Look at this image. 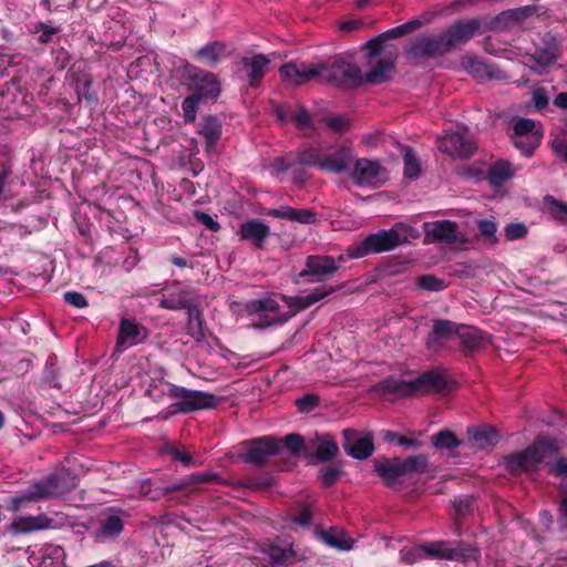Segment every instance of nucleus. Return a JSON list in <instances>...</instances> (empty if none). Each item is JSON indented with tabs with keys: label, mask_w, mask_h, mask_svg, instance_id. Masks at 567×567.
I'll use <instances>...</instances> for the list:
<instances>
[{
	"label": "nucleus",
	"mask_w": 567,
	"mask_h": 567,
	"mask_svg": "<svg viewBox=\"0 0 567 567\" xmlns=\"http://www.w3.org/2000/svg\"><path fill=\"white\" fill-rule=\"evenodd\" d=\"M280 75L293 84L316 79L339 87L357 86L363 81L360 68L344 58H336L331 63L290 62L280 68Z\"/></svg>",
	"instance_id": "1"
},
{
	"label": "nucleus",
	"mask_w": 567,
	"mask_h": 567,
	"mask_svg": "<svg viewBox=\"0 0 567 567\" xmlns=\"http://www.w3.org/2000/svg\"><path fill=\"white\" fill-rule=\"evenodd\" d=\"M329 295L324 287H317L311 291L301 292L295 297L281 296L280 305L274 298L250 300L246 303V311L256 316L259 320L256 323L259 328L286 322L297 312L312 306Z\"/></svg>",
	"instance_id": "2"
},
{
	"label": "nucleus",
	"mask_w": 567,
	"mask_h": 567,
	"mask_svg": "<svg viewBox=\"0 0 567 567\" xmlns=\"http://www.w3.org/2000/svg\"><path fill=\"white\" fill-rule=\"evenodd\" d=\"M175 75L183 85H186L192 94L184 99L182 110L186 123L196 120L197 105L213 94V74L181 60L175 66Z\"/></svg>",
	"instance_id": "3"
},
{
	"label": "nucleus",
	"mask_w": 567,
	"mask_h": 567,
	"mask_svg": "<svg viewBox=\"0 0 567 567\" xmlns=\"http://www.w3.org/2000/svg\"><path fill=\"white\" fill-rule=\"evenodd\" d=\"M297 159L299 164L327 173L340 174L351 167L354 154L351 146L316 144L301 150Z\"/></svg>",
	"instance_id": "4"
},
{
	"label": "nucleus",
	"mask_w": 567,
	"mask_h": 567,
	"mask_svg": "<svg viewBox=\"0 0 567 567\" xmlns=\"http://www.w3.org/2000/svg\"><path fill=\"white\" fill-rule=\"evenodd\" d=\"M559 452L555 439L540 436L524 451L508 455L504 460L505 467L513 474L533 472L542 465L550 466Z\"/></svg>",
	"instance_id": "5"
},
{
	"label": "nucleus",
	"mask_w": 567,
	"mask_h": 567,
	"mask_svg": "<svg viewBox=\"0 0 567 567\" xmlns=\"http://www.w3.org/2000/svg\"><path fill=\"white\" fill-rule=\"evenodd\" d=\"M419 237V231L410 225L398 223L389 230H380L348 248L350 258H361L372 252L391 250L401 244Z\"/></svg>",
	"instance_id": "6"
},
{
	"label": "nucleus",
	"mask_w": 567,
	"mask_h": 567,
	"mask_svg": "<svg viewBox=\"0 0 567 567\" xmlns=\"http://www.w3.org/2000/svg\"><path fill=\"white\" fill-rule=\"evenodd\" d=\"M447 385V380L442 371H427L413 380L390 378L380 382L375 390L383 396H406L442 392Z\"/></svg>",
	"instance_id": "7"
},
{
	"label": "nucleus",
	"mask_w": 567,
	"mask_h": 567,
	"mask_svg": "<svg viewBox=\"0 0 567 567\" xmlns=\"http://www.w3.org/2000/svg\"><path fill=\"white\" fill-rule=\"evenodd\" d=\"M427 467V457L424 455H413L405 460L382 458L374 461V471L389 487H398L404 483L411 475L423 473Z\"/></svg>",
	"instance_id": "8"
},
{
	"label": "nucleus",
	"mask_w": 567,
	"mask_h": 567,
	"mask_svg": "<svg viewBox=\"0 0 567 567\" xmlns=\"http://www.w3.org/2000/svg\"><path fill=\"white\" fill-rule=\"evenodd\" d=\"M427 543V559L450 560L462 564L477 563L481 558V550L464 540H431Z\"/></svg>",
	"instance_id": "9"
},
{
	"label": "nucleus",
	"mask_w": 567,
	"mask_h": 567,
	"mask_svg": "<svg viewBox=\"0 0 567 567\" xmlns=\"http://www.w3.org/2000/svg\"><path fill=\"white\" fill-rule=\"evenodd\" d=\"M369 47V65L371 71L367 73L365 81L370 84L383 83L391 78L398 56L396 49L394 47H384L380 39L371 40Z\"/></svg>",
	"instance_id": "10"
},
{
	"label": "nucleus",
	"mask_w": 567,
	"mask_h": 567,
	"mask_svg": "<svg viewBox=\"0 0 567 567\" xmlns=\"http://www.w3.org/2000/svg\"><path fill=\"white\" fill-rule=\"evenodd\" d=\"M270 65L265 54H246L236 65V74L246 89H258Z\"/></svg>",
	"instance_id": "11"
},
{
	"label": "nucleus",
	"mask_w": 567,
	"mask_h": 567,
	"mask_svg": "<svg viewBox=\"0 0 567 567\" xmlns=\"http://www.w3.org/2000/svg\"><path fill=\"white\" fill-rule=\"evenodd\" d=\"M34 483L41 499H48L70 493L78 486L79 481L71 471L61 468Z\"/></svg>",
	"instance_id": "12"
},
{
	"label": "nucleus",
	"mask_w": 567,
	"mask_h": 567,
	"mask_svg": "<svg viewBox=\"0 0 567 567\" xmlns=\"http://www.w3.org/2000/svg\"><path fill=\"white\" fill-rule=\"evenodd\" d=\"M128 517L130 514L120 507L105 508L100 515L95 538L102 543L114 542L124 532Z\"/></svg>",
	"instance_id": "13"
},
{
	"label": "nucleus",
	"mask_w": 567,
	"mask_h": 567,
	"mask_svg": "<svg viewBox=\"0 0 567 567\" xmlns=\"http://www.w3.org/2000/svg\"><path fill=\"white\" fill-rule=\"evenodd\" d=\"M213 481V472L207 471L205 473H195L186 476L185 478L178 480L166 485L163 488H152L151 481L143 482L141 484V494L151 501L158 499L162 496L175 493L177 491L193 489L197 485Z\"/></svg>",
	"instance_id": "14"
},
{
	"label": "nucleus",
	"mask_w": 567,
	"mask_h": 567,
	"mask_svg": "<svg viewBox=\"0 0 567 567\" xmlns=\"http://www.w3.org/2000/svg\"><path fill=\"white\" fill-rule=\"evenodd\" d=\"M350 174L352 181L361 187H377L385 179V169L377 161L359 158L353 161Z\"/></svg>",
	"instance_id": "15"
},
{
	"label": "nucleus",
	"mask_w": 567,
	"mask_h": 567,
	"mask_svg": "<svg viewBox=\"0 0 567 567\" xmlns=\"http://www.w3.org/2000/svg\"><path fill=\"white\" fill-rule=\"evenodd\" d=\"M437 144L439 150L450 156L464 158L471 156L474 151V144L466 128L446 132L439 138Z\"/></svg>",
	"instance_id": "16"
},
{
	"label": "nucleus",
	"mask_w": 567,
	"mask_h": 567,
	"mask_svg": "<svg viewBox=\"0 0 567 567\" xmlns=\"http://www.w3.org/2000/svg\"><path fill=\"white\" fill-rule=\"evenodd\" d=\"M167 395L177 400L175 403L176 409L183 413L210 406L209 400H213L210 394L204 395L198 391L187 390L178 385H169Z\"/></svg>",
	"instance_id": "17"
},
{
	"label": "nucleus",
	"mask_w": 567,
	"mask_h": 567,
	"mask_svg": "<svg viewBox=\"0 0 567 567\" xmlns=\"http://www.w3.org/2000/svg\"><path fill=\"white\" fill-rule=\"evenodd\" d=\"M447 42L444 34H436L430 37H422L416 39L409 48V55L412 59H429L435 58L449 52Z\"/></svg>",
	"instance_id": "18"
},
{
	"label": "nucleus",
	"mask_w": 567,
	"mask_h": 567,
	"mask_svg": "<svg viewBox=\"0 0 567 567\" xmlns=\"http://www.w3.org/2000/svg\"><path fill=\"white\" fill-rule=\"evenodd\" d=\"M282 451V445L272 436H262L251 441L243 458L246 463L261 465L268 456L279 454Z\"/></svg>",
	"instance_id": "19"
},
{
	"label": "nucleus",
	"mask_w": 567,
	"mask_h": 567,
	"mask_svg": "<svg viewBox=\"0 0 567 567\" xmlns=\"http://www.w3.org/2000/svg\"><path fill=\"white\" fill-rule=\"evenodd\" d=\"M342 446L348 455L357 460L368 458L374 450L370 434H361L351 429L343 431Z\"/></svg>",
	"instance_id": "20"
},
{
	"label": "nucleus",
	"mask_w": 567,
	"mask_h": 567,
	"mask_svg": "<svg viewBox=\"0 0 567 567\" xmlns=\"http://www.w3.org/2000/svg\"><path fill=\"white\" fill-rule=\"evenodd\" d=\"M460 328L461 326L451 320H433L432 330L426 338V348L432 351H437L442 348L443 342L458 336Z\"/></svg>",
	"instance_id": "21"
},
{
	"label": "nucleus",
	"mask_w": 567,
	"mask_h": 567,
	"mask_svg": "<svg viewBox=\"0 0 567 567\" xmlns=\"http://www.w3.org/2000/svg\"><path fill=\"white\" fill-rule=\"evenodd\" d=\"M316 535L323 544L340 551H349L355 545V539L350 537L347 530L340 526L317 529Z\"/></svg>",
	"instance_id": "22"
},
{
	"label": "nucleus",
	"mask_w": 567,
	"mask_h": 567,
	"mask_svg": "<svg viewBox=\"0 0 567 567\" xmlns=\"http://www.w3.org/2000/svg\"><path fill=\"white\" fill-rule=\"evenodd\" d=\"M339 266L332 257L329 256H309L306 260V267L300 271L299 277H313L320 280L333 275Z\"/></svg>",
	"instance_id": "23"
},
{
	"label": "nucleus",
	"mask_w": 567,
	"mask_h": 567,
	"mask_svg": "<svg viewBox=\"0 0 567 567\" xmlns=\"http://www.w3.org/2000/svg\"><path fill=\"white\" fill-rule=\"evenodd\" d=\"M480 28V23L474 20L458 21L451 25L443 34L447 42L450 51L458 44L467 42L473 38Z\"/></svg>",
	"instance_id": "24"
},
{
	"label": "nucleus",
	"mask_w": 567,
	"mask_h": 567,
	"mask_svg": "<svg viewBox=\"0 0 567 567\" xmlns=\"http://www.w3.org/2000/svg\"><path fill=\"white\" fill-rule=\"evenodd\" d=\"M424 230L427 236H432L440 243L456 244L461 241V236L457 231V225L451 220H436L434 223H425Z\"/></svg>",
	"instance_id": "25"
},
{
	"label": "nucleus",
	"mask_w": 567,
	"mask_h": 567,
	"mask_svg": "<svg viewBox=\"0 0 567 567\" xmlns=\"http://www.w3.org/2000/svg\"><path fill=\"white\" fill-rule=\"evenodd\" d=\"M53 527V519L45 514L37 516H23L11 523V528L17 534H28L37 530L49 529Z\"/></svg>",
	"instance_id": "26"
},
{
	"label": "nucleus",
	"mask_w": 567,
	"mask_h": 567,
	"mask_svg": "<svg viewBox=\"0 0 567 567\" xmlns=\"http://www.w3.org/2000/svg\"><path fill=\"white\" fill-rule=\"evenodd\" d=\"M144 327L137 323L135 320L128 318H122L118 327L117 346H135L144 339L142 332Z\"/></svg>",
	"instance_id": "27"
},
{
	"label": "nucleus",
	"mask_w": 567,
	"mask_h": 567,
	"mask_svg": "<svg viewBox=\"0 0 567 567\" xmlns=\"http://www.w3.org/2000/svg\"><path fill=\"white\" fill-rule=\"evenodd\" d=\"M269 234V227L265 223L256 219L241 224L239 230L240 238L251 241L256 247H261Z\"/></svg>",
	"instance_id": "28"
},
{
	"label": "nucleus",
	"mask_w": 567,
	"mask_h": 567,
	"mask_svg": "<svg viewBox=\"0 0 567 567\" xmlns=\"http://www.w3.org/2000/svg\"><path fill=\"white\" fill-rule=\"evenodd\" d=\"M468 440L476 449H486L498 442V432L491 426L471 427L467 431Z\"/></svg>",
	"instance_id": "29"
},
{
	"label": "nucleus",
	"mask_w": 567,
	"mask_h": 567,
	"mask_svg": "<svg viewBox=\"0 0 567 567\" xmlns=\"http://www.w3.org/2000/svg\"><path fill=\"white\" fill-rule=\"evenodd\" d=\"M72 84L79 100L84 99L89 104H96L99 102L97 94L92 90V78L89 73H73Z\"/></svg>",
	"instance_id": "30"
},
{
	"label": "nucleus",
	"mask_w": 567,
	"mask_h": 567,
	"mask_svg": "<svg viewBox=\"0 0 567 567\" xmlns=\"http://www.w3.org/2000/svg\"><path fill=\"white\" fill-rule=\"evenodd\" d=\"M533 13V9L530 7H520L515 9H509L499 13L493 25L495 29L505 30L509 29L522 20L526 19L528 16Z\"/></svg>",
	"instance_id": "31"
},
{
	"label": "nucleus",
	"mask_w": 567,
	"mask_h": 567,
	"mask_svg": "<svg viewBox=\"0 0 567 567\" xmlns=\"http://www.w3.org/2000/svg\"><path fill=\"white\" fill-rule=\"evenodd\" d=\"M457 337L462 348L466 351H476L487 342V337L471 326H461Z\"/></svg>",
	"instance_id": "32"
},
{
	"label": "nucleus",
	"mask_w": 567,
	"mask_h": 567,
	"mask_svg": "<svg viewBox=\"0 0 567 567\" xmlns=\"http://www.w3.org/2000/svg\"><path fill=\"white\" fill-rule=\"evenodd\" d=\"M194 303L193 292L186 289H179L175 293H169L159 301V307L168 310L190 309Z\"/></svg>",
	"instance_id": "33"
},
{
	"label": "nucleus",
	"mask_w": 567,
	"mask_h": 567,
	"mask_svg": "<svg viewBox=\"0 0 567 567\" xmlns=\"http://www.w3.org/2000/svg\"><path fill=\"white\" fill-rule=\"evenodd\" d=\"M513 176L514 169L511 163L503 159L493 163L487 172V179L495 187L502 186Z\"/></svg>",
	"instance_id": "34"
},
{
	"label": "nucleus",
	"mask_w": 567,
	"mask_h": 567,
	"mask_svg": "<svg viewBox=\"0 0 567 567\" xmlns=\"http://www.w3.org/2000/svg\"><path fill=\"white\" fill-rule=\"evenodd\" d=\"M312 449L316 450V457L321 462L332 460L337 452V443L329 434L317 436L316 440L311 441Z\"/></svg>",
	"instance_id": "35"
},
{
	"label": "nucleus",
	"mask_w": 567,
	"mask_h": 567,
	"mask_svg": "<svg viewBox=\"0 0 567 567\" xmlns=\"http://www.w3.org/2000/svg\"><path fill=\"white\" fill-rule=\"evenodd\" d=\"M427 543L416 544L411 547H404L400 550L399 559L404 565H413L423 559H427Z\"/></svg>",
	"instance_id": "36"
},
{
	"label": "nucleus",
	"mask_w": 567,
	"mask_h": 567,
	"mask_svg": "<svg viewBox=\"0 0 567 567\" xmlns=\"http://www.w3.org/2000/svg\"><path fill=\"white\" fill-rule=\"evenodd\" d=\"M543 133H534L528 136H513L514 145L525 155L532 156L534 151L540 145Z\"/></svg>",
	"instance_id": "37"
},
{
	"label": "nucleus",
	"mask_w": 567,
	"mask_h": 567,
	"mask_svg": "<svg viewBox=\"0 0 567 567\" xmlns=\"http://www.w3.org/2000/svg\"><path fill=\"white\" fill-rule=\"evenodd\" d=\"M432 445L437 450H453L460 446L461 442L451 431H441L431 436Z\"/></svg>",
	"instance_id": "38"
},
{
	"label": "nucleus",
	"mask_w": 567,
	"mask_h": 567,
	"mask_svg": "<svg viewBox=\"0 0 567 567\" xmlns=\"http://www.w3.org/2000/svg\"><path fill=\"white\" fill-rule=\"evenodd\" d=\"M514 135L513 136H528L534 135V133H543L542 126L539 122H536L530 118H518L514 122L513 125Z\"/></svg>",
	"instance_id": "39"
},
{
	"label": "nucleus",
	"mask_w": 567,
	"mask_h": 567,
	"mask_svg": "<svg viewBox=\"0 0 567 567\" xmlns=\"http://www.w3.org/2000/svg\"><path fill=\"white\" fill-rule=\"evenodd\" d=\"M544 200L548 214L554 219L567 223V203L560 202L553 196H546Z\"/></svg>",
	"instance_id": "40"
},
{
	"label": "nucleus",
	"mask_w": 567,
	"mask_h": 567,
	"mask_svg": "<svg viewBox=\"0 0 567 567\" xmlns=\"http://www.w3.org/2000/svg\"><path fill=\"white\" fill-rule=\"evenodd\" d=\"M41 499L40 494L35 491V483L31 484L21 495H16L10 501L9 509L16 512L24 504Z\"/></svg>",
	"instance_id": "41"
},
{
	"label": "nucleus",
	"mask_w": 567,
	"mask_h": 567,
	"mask_svg": "<svg viewBox=\"0 0 567 567\" xmlns=\"http://www.w3.org/2000/svg\"><path fill=\"white\" fill-rule=\"evenodd\" d=\"M403 162L404 176L410 179L417 178L421 172V167L416 156L410 147H408L404 152Z\"/></svg>",
	"instance_id": "42"
},
{
	"label": "nucleus",
	"mask_w": 567,
	"mask_h": 567,
	"mask_svg": "<svg viewBox=\"0 0 567 567\" xmlns=\"http://www.w3.org/2000/svg\"><path fill=\"white\" fill-rule=\"evenodd\" d=\"M268 555L271 561L276 564H287L293 558V551L290 546L281 547L279 545H270Z\"/></svg>",
	"instance_id": "43"
},
{
	"label": "nucleus",
	"mask_w": 567,
	"mask_h": 567,
	"mask_svg": "<svg viewBox=\"0 0 567 567\" xmlns=\"http://www.w3.org/2000/svg\"><path fill=\"white\" fill-rule=\"evenodd\" d=\"M480 234L492 245L498 243L496 237L497 225L492 219H481L477 221Z\"/></svg>",
	"instance_id": "44"
},
{
	"label": "nucleus",
	"mask_w": 567,
	"mask_h": 567,
	"mask_svg": "<svg viewBox=\"0 0 567 567\" xmlns=\"http://www.w3.org/2000/svg\"><path fill=\"white\" fill-rule=\"evenodd\" d=\"M295 161L290 157H276L269 165V172L272 176L279 178L284 173L291 168Z\"/></svg>",
	"instance_id": "45"
},
{
	"label": "nucleus",
	"mask_w": 567,
	"mask_h": 567,
	"mask_svg": "<svg viewBox=\"0 0 567 567\" xmlns=\"http://www.w3.org/2000/svg\"><path fill=\"white\" fill-rule=\"evenodd\" d=\"M419 287L427 291H440L445 288V284L442 279L433 275H424L419 278Z\"/></svg>",
	"instance_id": "46"
},
{
	"label": "nucleus",
	"mask_w": 567,
	"mask_h": 567,
	"mask_svg": "<svg viewBox=\"0 0 567 567\" xmlns=\"http://www.w3.org/2000/svg\"><path fill=\"white\" fill-rule=\"evenodd\" d=\"M60 31L59 28H54L44 22H38L35 24V33L39 34L38 41L39 43L47 44L52 41L53 35H55Z\"/></svg>",
	"instance_id": "47"
},
{
	"label": "nucleus",
	"mask_w": 567,
	"mask_h": 567,
	"mask_svg": "<svg viewBox=\"0 0 567 567\" xmlns=\"http://www.w3.org/2000/svg\"><path fill=\"white\" fill-rule=\"evenodd\" d=\"M420 25H421L420 20H411V21H408L401 25H398V27L389 30L382 37L398 38V37L404 35L409 32L416 30L417 28H420Z\"/></svg>",
	"instance_id": "48"
},
{
	"label": "nucleus",
	"mask_w": 567,
	"mask_h": 567,
	"mask_svg": "<svg viewBox=\"0 0 567 567\" xmlns=\"http://www.w3.org/2000/svg\"><path fill=\"white\" fill-rule=\"evenodd\" d=\"M290 120L301 130L311 127V117L308 111L299 107L290 114Z\"/></svg>",
	"instance_id": "49"
},
{
	"label": "nucleus",
	"mask_w": 567,
	"mask_h": 567,
	"mask_svg": "<svg viewBox=\"0 0 567 567\" xmlns=\"http://www.w3.org/2000/svg\"><path fill=\"white\" fill-rule=\"evenodd\" d=\"M527 227L523 223L509 224L505 227V236L507 240H517L525 237Z\"/></svg>",
	"instance_id": "50"
},
{
	"label": "nucleus",
	"mask_w": 567,
	"mask_h": 567,
	"mask_svg": "<svg viewBox=\"0 0 567 567\" xmlns=\"http://www.w3.org/2000/svg\"><path fill=\"white\" fill-rule=\"evenodd\" d=\"M63 300L65 303L73 306L74 308H78V309L85 308L89 305L85 296L78 291L64 292Z\"/></svg>",
	"instance_id": "51"
},
{
	"label": "nucleus",
	"mask_w": 567,
	"mask_h": 567,
	"mask_svg": "<svg viewBox=\"0 0 567 567\" xmlns=\"http://www.w3.org/2000/svg\"><path fill=\"white\" fill-rule=\"evenodd\" d=\"M305 444L300 434H289L285 437V446L292 455H297Z\"/></svg>",
	"instance_id": "52"
},
{
	"label": "nucleus",
	"mask_w": 567,
	"mask_h": 567,
	"mask_svg": "<svg viewBox=\"0 0 567 567\" xmlns=\"http://www.w3.org/2000/svg\"><path fill=\"white\" fill-rule=\"evenodd\" d=\"M548 473L557 477H567V456L551 461Z\"/></svg>",
	"instance_id": "53"
},
{
	"label": "nucleus",
	"mask_w": 567,
	"mask_h": 567,
	"mask_svg": "<svg viewBox=\"0 0 567 567\" xmlns=\"http://www.w3.org/2000/svg\"><path fill=\"white\" fill-rule=\"evenodd\" d=\"M319 404V396L316 394H306L297 400V405L300 412H309Z\"/></svg>",
	"instance_id": "54"
},
{
	"label": "nucleus",
	"mask_w": 567,
	"mask_h": 567,
	"mask_svg": "<svg viewBox=\"0 0 567 567\" xmlns=\"http://www.w3.org/2000/svg\"><path fill=\"white\" fill-rule=\"evenodd\" d=\"M316 220V215L309 209L292 208L291 221L300 224H311Z\"/></svg>",
	"instance_id": "55"
},
{
	"label": "nucleus",
	"mask_w": 567,
	"mask_h": 567,
	"mask_svg": "<svg viewBox=\"0 0 567 567\" xmlns=\"http://www.w3.org/2000/svg\"><path fill=\"white\" fill-rule=\"evenodd\" d=\"M326 122L328 126L336 132H343L349 127L348 120L340 115H331L327 117Z\"/></svg>",
	"instance_id": "56"
},
{
	"label": "nucleus",
	"mask_w": 567,
	"mask_h": 567,
	"mask_svg": "<svg viewBox=\"0 0 567 567\" xmlns=\"http://www.w3.org/2000/svg\"><path fill=\"white\" fill-rule=\"evenodd\" d=\"M558 520L563 527L567 528V483L561 485Z\"/></svg>",
	"instance_id": "57"
},
{
	"label": "nucleus",
	"mask_w": 567,
	"mask_h": 567,
	"mask_svg": "<svg viewBox=\"0 0 567 567\" xmlns=\"http://www.w3.org/2000/svg\"><path fill=\"white\" fill-rule=\"evenodd\" d=\"M532 101L536 109H544L548 104L547 91L543 87H537L532 92Z\"/></svg>",
	"instance_id": "58"
},
{
	"label": "nucleus",
	"mask_w": 567,
	"mask_h": 567,
	"mask_svg": "<svg viewBox=\"0 0 567 567\" xmlns=\"http://www.w3.org/2000/svg\"><path fill=\"white\" fill-rule=\"evenodd\" d=\"M462 66L468 73L478 74L483 68V64L475 56L467 55L462 59Z\"/></svg>",
	"instance_id": "59"
},
{
	"label": "nucleus",
	"mask_w": 567,
	"mask_h": 567,
	"mask_svg": "<svg viewBox=\"0 0 567 567\" xmlns=\"http://www.w3.org/2000/svg\"><path fill=\"white\" fill-rule=\"evenodd\" d=\"M340 476V471L337 467H328L321 474L322 484L330 486L337 482Z\"/></svg>",
	"instance_id": "60"
},
{
	"label": "nucleus",
	"mask_w": 567,
	"mask_h": 567,
	"mask_svg": "<svg viewBox=\"0 0 567 567\" xmlns=\"http://www.w3.org/2000/svg\"><path fill=\"white\" fill-rule=\"evenodd\" d=\"M291 213H292V207H290V206H282V207H279V208L268 209L266 214L268 216H271V217H275V218L291 220Z\"/></svg>",
	"instance_id": "61"
},
{
	"label": "nucleus",
	"mask_w": 567,
	"mask_h": 567,
	"mask_svg": "<svg viewBox=\"0 0 567 567\" xmlns=\"http://www.w3.org/2000/svg\"><path fill=\"white\" fill-rule=\"evenodd\" d=\"M12 175L11 166L8 163L0 164V196L3 194L8 179Z\"/></svg>",
	"instance_id": "62"
},
{
	"label": "nucleus",
	"mask_w": 567,
	"mask_h": 567,
	"mask_svg": "<svg viewBox=\"0 0 567 567\" xmlns=\"http://www.w3.org/2000/svg\"><path fill=\"white\" fill-rule=\"evenodd\" d=\"M554 152L567 163V142L563 138H557L553 142Z\"/></svg>",
	"instance_id": "63"
},
{
	"label": "nucleus",
	"mask_w": 567,
	"mask_h": 567,
	"mask_svg": "<svg viewBox=\"0 0 567 567\" xmlns=\"http://www.w3.org/2000/svg\"><path fill=\"white\" fill-rule=\"evenodd\" d=\"M171 455L174 461H179L182 464L188 466L190 465L193 457L189 453L181 451L176 447L172 449Z\"/></svg>",
	"instance_id": "64"
}]
</instances>
